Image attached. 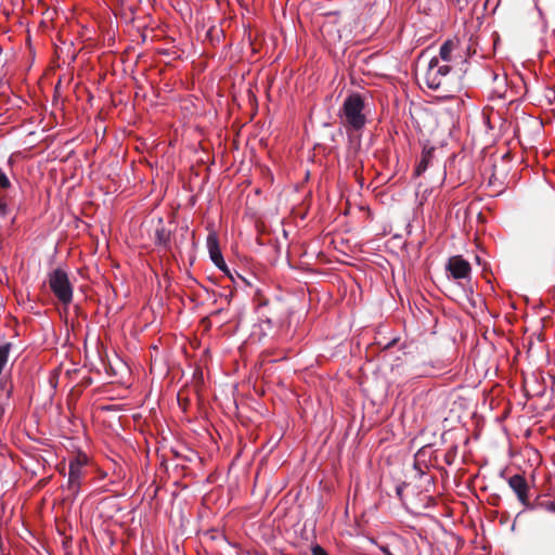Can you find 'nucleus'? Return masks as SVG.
<instances>
[{
    "label": "nucleus",
    "instance_id": "f257e3e1",
    "mask_svg": "<svg viewBox=\"0 0 555 555\" xmlns=\"http://www.w3.org/2000/svg\"><path fill=\"white\" fill-rule=\"evenodd\" d=\"M366 104L362 94L352 92L346 96L339 109L338 116L347 131H361L366 122Z\"/></svg>",
    "mask_w": 555,
    "mask_h": 555
},
{
    "label": "nucleus",
    "instance_id": "f03ea898",
    "mask_svg": "<svg viewBox=\"0 0 555 555\" xmlns=\"http://www.w3.org/2000/svg\"><path fill=\"white\" fill-rule=\"evenodd\" d=\"M89 463V457L83 452H78L69 459L68 462V480L67 489L74 498L78 496L80 489L86 477V467Z\"/></svg>",
    "mask_w": 555,
    "mask_h": 555
},
{
    "label": "nucleus",
    "instance_id": "7ed1b4c3",
    "mask_svg": "<svg viewBox=\"0 0 555 555\" xmlns=\"http://www.w3.org/2000/svg\"><path fill=\"white\" fill-rule=\"evenodd\" d=\"M48 283L52 293L55 295L60 302H62L64 306H68L72 302L73 286L69 282L67 273L63 269L57 268L51 271L48 276Z\"/></svg>",
    "mask_w": 555,
    "mask_h": 555
},
{
    "label": "nucleus",
    "instance_id": "20e7f679",
    "mask_svg": "<svg viewBox=\"0 0 555 555\" xmlns=\"http://www.w3.org/2000/svg\"><path fill=\"white\" fill-rule=\"evenodd\" d=\"M451 72L448 64L440 65L438 57H433L429 61L427 72L425 74V82L431 90H438L442 87L443 79Z\"/></svg>",
    "mask_w": 555,
    "mask_h": 555
},
{
    "label": "nucleus",
    "instance_id": "39448f33",
    "mask_svg": "<svg viewBox=\"0 0 555 555\" xmlns=\"http://www.w3.org/2000/svg\"><path fill=\"white\" fill-rule=\"evenodd\" d=\"M446 268L450 276L454 280H469L470 278V263L462 256H453L449 258Z\"/></svg>",
    "mask_w": 555,
    "mask_h": 555
},
{
    "label": "nucleus",
    "instance_id": "423d86ee",
    "mask_svg": "<svg viewBox=\"0 0 555 555\" xmlns=\"http://www.w3.org/2000/svg\"><path fill=\"white\" fill-rule=\"evenodd\" d=\"M508 486L515 492L519 502L524 506L529 507L528 483L525 477L519 474L513 475L508 479Z\"/></svg>",
    "mask_w": 555,
    "mask_h": 555
},
{
    "label": "nucleus",
    "instance_id": "0eeeda50",
    "mask_svg": "<svg viewBox=\"0 0 555 555\" xmlns=\"http://www.w3.org/2000/svg\"><path fill=\"white\" fill-rule=\"evenodd\" d=\"M207 249L209 253V257L215 266L222 264L224 266V259L222 253L219 247V241L216 233H209L207 236Z\"/></svg>",
    "mask_w": 555,
    "mask_h": 555
},
{
    "label": "nucleus",
    "instance_id": "6e6552de",
    "mask_svg": "<svg viewBox=\"0 0 555 555\" xmlns=\"http://www.w3.org/2000/svg\"><path fill=\"white\" fill-rule=\"evenodd\" d=\"M434 151L435 149L434 147H424L423 151H422V155H421V159L418 160L416 167H415V176H421L423 175L429 164L431 163L433 158H434Z\"/></svg>",
    "mask_w": 555,
    "mask_h": 555
},
{
    "label": "nucleus",
    "instance_id": "1a4fd4ad",
    "mask_svg": "<svg viewBox=\"0 0 555 555\" xmlns=\"http://www.w3.org/2000/svg\"><path fill=\"white\" fill-rule=\"evenodd\" d=\"M456 46V41L452 39L446 40L439 49V56H437L439 61L441 60L443 62H450L452 59V53L455 50Z\"/></svg>",
    "mask_w": 555,
    "mask_h": 555
},
{
    "label": "nucleus",
    "instance_id": "9d476101",
    "mask_svg": "<svg viewBox=\"0 0 555 555\" xmlns=\"http://www.w3.org/2000/svg\"><path fill=\"white\" fill-rule=\"evenodd\" d=\"M10 349L11 344H4L0 346V375L2 374V371L8 363Z\"/></svg>",
    "mask_w": 555,
    "mask_h": 555
},
{
    "label": "nucleus",
    "instance_id": "9b49d317",
    "mask_svg": "<svg viewBox=\"0 0 555 555\" xmlns=\"http://www.w3.org/2000/svg\"><path fill=\"white\" fill-rule=\"evenodd\" d=\"M156 237L159 243L166 244L168 241V233L165 228H160L156 230Z\"/></svg>",
    "mask_w": 555,
    "mask_h": 555
},
{
    "label": "nucleus",
    "instance_id": "f8f14e48",
    "mask_svg": "<svg viewBox=\"0 0 555 555\" xmlns=\"http://www.w3.org/2000/svg\"><path fill=\"white\" fill-rule=\"evenodd\" d=\"M10 186H11V182H10L8 176L0 168V188L9 189Z\"/></svg>",
    "mask_w": 555,
    "mask_h": 555
},
{
    "label": "nucleus",
    "instance_id": "ddd939ff",
    "mask_svg": "<svg viewBox=\"0 0 555 555\" xmlns=\"http://www.w3.org/2000/svg\"><path fill=\"white\" fill-rule=\"evenodd\" d=\"M541 506L544 507L547 512L555 514V501L543 502Z\"/></svg>",
    "mask_w": 555,
    "mask_h": 555
},
{
    "label": "nucleus",
    "instance_id": "4468645a",
    "mask_svg": "<svg viewBox=\"0 0 555 555\" xmlns=\"http://www.w3.org/2000/svg\"><path fill=\"white\" fill-rule=\"evenodd\" d=\"M312 555H328V553L320 545L312 547Z\"/></svg>",
    "mask_w": 555,
    "mask_h": 555
},
{
    "label": "nucleus",
    "instance_id": "2eb2a0df",
    "mask_svg": "<svg viewBox=\"0 0 555 555\" xmlns=\"http://www.w3.org/2000/svg\"><path fill=\"white\" fill-rule=\"evenodd\" d=\"M8 204L5 201H0V217H5L8 215Z\"/></svg>",
    "mask_w": 555,
    "mask_h": 555
},
{
    "label": "nucleus",
    "instance_id": "dca6fc26",
    "mask_svg": "<svg viewBox=\"0 0 555 555\" xmlns=\"http://www.w3.org/2000/svg\"><path fill=\"white\" fill-rule=\"evenodd\" d=\"M219 270H221L224 274H227L231 280H234L233 279V275L230 271V269L228 268L227 263L224 262V266L222 264H219V266H216Z\"/></svg>",
    "mask_w": 555,
    "mask_h": 555
},
{
    "label": "nucleus",
    "instance_id": "f3484780",
    "mask_svg": "<svg viewBox=\"0 0 555 555\" xmlns=\"http://www.w3.org/2000/svg\"><path fill=\"white\" fill-rule=\"evenodd\" d=\"M379 548L385 555H395L388 545H382Z\"/></svg>",
    "mask_w": 555,
    "mask_h": 555
},
{
    "label": "nucleus",
    "instance_id": "a211bd4d",
    "mask_svg": "<svg viewBox=\"0 0 555 555\" xmlns=\"http://www.w3.org/2000/svg\"><path fill=\"white\" fill-rule=\"evenodd\" d=\"M11 391H12V389H11V388H9V389L7 390V398H9V397L11 396Z\"/></svg>",
    "mask_w": 555,
    "mask_h": 555
},
{
    "label": "nucleus",
    "instance_id": "6ab92c4d",
    "mask_svg": "<svg viewBox=\"0 0 555 555\" xmlns=\"http://www.w3.org/2000/svg\"><path fill=\"white\" fill-rule=\"evenodd\" d=\"M257 555H268L267 553H258Z\"/></svg>",
    "mask_w": 555,
    "mask_h": 555
},
{
    "label": "nucleus",
    "instance_id": "aec40b11",
    "mask_svg": "<svg viewBox=\"0 0 555 555\" xmlns=\"http://www.w3.org/2000/svg\"><path fill=\"white\" fill-rule=\"evenodd\" d=\"M2 384H3V382H2V380H0V386H2Z\"/></svg>",
    "mask_w": 555,
    "mask_h": 555
}]
</instances>
